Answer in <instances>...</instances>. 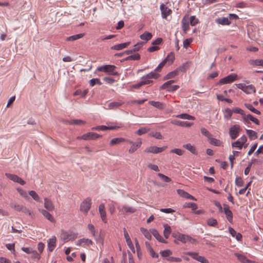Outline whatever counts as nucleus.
I'll return each instance as SVG.
<instances>
[{
    "mask_svg": "<svg viewBox=\"0 0 263 263\" xmlns=\"http://www.w3.org/2000/svg\"><path fill=\"white\" fill-rule=\"evenodd\" d=\"M116 66L112 65H104L97 67V70L99 71H103L108 74L117 76L118 74L116 71Z\"/></svg>",
    "mask_w": 263,
    "mask_h": 263,
    "instance_id": "obj_1",
    "label": "nucleus"
},
{
    "mask_svg": "<svg viewBox=\"0 0 263 263\" xmlns=\"http://www.w3.org/2000/svg\"><path fill=\"white\" fill-rule=\"evenodd\" d=\"M122 127H123V124L115 123L108 126L101 125L93 127L91 129L96 130H115L122 128Z\"/></svg>",
    "mask_w": 263,
    "mask_h": 263,
    "instance_id": "obj_2",
    "label": "nucleus"
},
{
    "mask_svg": "<svg viewBox=\"0 0 263 263\" xmlns=\"http://www.w3.org/2000/svg\"><path fill=\"white\" fill-rule=\"evenodd\" d=\"M91 205V199L88 197L84 199L80 204V210L84 214H87L90 209Z\"/></svg>",
    "mask_w": 263,
    "mask_h": 263,
    "instance_id": "obj_3",
    "label": "nucleus"
},
{
    "mask_svg": "<svg viewBox=\"0 0 263 263\" xmlns=\"http://www.w3.org/2000/svg\"><path fill=\"white\" fill-rule=\"evenodd\" d=\"M77 237V234L71 231H63L61 234V238L65 242L74 240Z\"/></svg>",
    "mask_w": 263,
    "mask_h": 263,
    "instance_id": "obj_4",
    "label": "nucleus"
},
{
    "mask_svg": "<svg viewBox=\"0 0 263 263\" xmlns=\"http://www.w3.org/2000/svg\"><path fill=\"white\" fill-rule=\"evenodd\" d=\"M130 142L131 143H128L132 145L128 149V152L130 154L134 153L141 146L142 144V140L140 138H138L136 142H133L130 140Z\"/></svg>",
    "mask_w": 263,
    "mask_h": 263,
    "instance_id": "obj_5",
    "label": "nucleus"
},
{
    "mask_svg": "<svg viewBox=\"0 0 263 263\" xmlns=\"http://www.w3.org/2000/svg\"><path fill=\"white\" fill-rule=\"evenodd\" d=\"M101 137V136L95 133H87L82 136H78V140H92Z\"/></svg>",
    "mask_w": 263,
    "mask_h": 263,
    "instance_id": "obj_6",
    "label": "nucleus"
},
{
    "mask_svg": "<svg viewBox=\"0 0 263 263\" xmlns=\"http://www.w3.org/2000/svg\"><path fill=\"white\" fill-rule=\"evenodd\" d=\"M118 209L122 214H132L136 211L134 208L127 204L120 205L118 207Z\"/></svg>",
    "mask_w": 263,
    "mask_h": 263,
    "instance_id": "obj_7",
    "label": "nucleus"
},
{
    "mask_svg": "<svg viewBox=\"0 0 263 263\" xmlns=\"http://www.w3.org/2000/svg\"><path fill=\"white\" fill-rule=\"evenodd\" d=\"M238 79V76L236 74L232 73L220 80L219 83L220 84H226L232 83Z\"/></svg>",
    "mask_w": 263,
    "mask_h": 263,
    "instance_id": "obj_8",
    "label": "nucleus"
},
{
    "mask_svg": "<svg viewBox=\"0 0 263 263\" xmlns=\"http://www.w3.org/2000/svg\"><path fill=\"white\" fill-rule=\"evenodd\" d=\"M174 82V80L167 81L161 86V88L162 89H167L168 91L173 92L176 91L179 87L178 85H172V84Z\"/></svg>",
    "mask_w": 263,
    "mask_h": 263,
    "instance_id": "obj_9",
    "label": "nucleus"
},
{
    "mask_svg": "<svg viewBox=\"0 0 263 263\" xmlns=\"http://www.w3.org/2000/svg\"><path fill=\"white\" fill-rule=\"evenodd\" d=\"M240 131V126L238 125H234L230 128L229 134L232 139H235L239 135Z\"/></svg>",
    "mask_w": 263,
    "mask_h": 263,
    "instance_id": "obj_10",
    "label": "nucleus"
},
{
    "mask_svg": "<svg viewBox=\"0 0 263 263\" xmlns=\"http://www.w3.org/2000/svg\"><path fill=\"white\" fill-rule=\"evenodd\" d=\"M166 148H167V146L159 147H157L156 146H152L147 147L144 150V152L145 153L158 154V153H161V152H163L164 151H165Z\"/></svg>",
    "mask_w": 263,
    "mask_h": 263,
    "instance_id": "obj_11",
    "label": "nucleus"
},
{
    "mask_svg": "<svg viewBox=\"0 0 263 263\" xmlns=\"http://www.w3.org/2000/svg\"><path fill=\"white\" fill-rule=\"evenodd\" d=\"M186 254L201 263H209L208 260L203 256H199L197 253L188 252Z\"/></svg>",
    "mask_w": 263,
    "mask_h": 263,
    "instance_id": "obj_12",
    "label": "nucleus"
},
{
    "mask_svg": "<svg viewBox=\"0 0 263 263\" xmlns=\"http://www.w3.org/2000/svg\"><path fill=\"white\" fill-rule=\"evenodd\" d=\"M5 176L11 180L21 185H24L25 184V181L16 175L6 173Z\"/></svg>",
    "mask_w": 263,
    "mask_h": 263,
    "instance_id": "obj_13",
    "label": "nucleus"
},
{
    "mask_svg": "<svg viewBox=\"0 0 263 263\" xmlns=\"http://www.w3.org/2000/svg\"><path fill=\"white\" fill-rule=\"evenodd\" d=\"M160 10L161 11L162 16L165 19H167V17L172 13L171 9L163 4L160 5Z\"/></svg>",
    "mask_w": 263,
    "mask_h": 263,
    "instance_id": "obj_14",
    "label": "nucleus"
},
{
    "mask_svg": "<svg viewBox=\"0 0 263 263\" xmlns=\"http://www.w3.org/2000/svg\"><path fill=\"white\" fill-rule=\"evenodd\" d=\"M242 119H243V120L246 123L248 124V123H250V121H252L253 123H254L256 125L259 124V120L257 119L254 118L251 114L246 115L245 114L244 115H243Z\"/></svg>",
    "mask_w": 263,
    "mask_h": 263,
    "instance_id": "obj_15",
    "label": "nucleus"
},
{
    "mask_svg": "<svg viewBox=\"0 0 263 263\" xmlns=\"http://www.w3.org/2000/svg\"><path fill=\"white\" fill-rule=\"evenodd\" d=\"M99 212L100 215L102 220L104 223L107 222V219L106 217V212L105 211V208L104 204L101 203L99 206Z\"/></svg>",
    "mask_w": 263,
    "mask_h": 263,
    "instance_id": "obj_16",
    "label": "nucleus"
},
{
    "mask_svg": "<svg viewBox=\"0 0 263 263\" xmlns=\"http://www.w3.org/2000/svg\"><path fill=\"white\" fill-rule=\"evenodd\" d=\"M123 142L131 143L130 140L122 137L113 138L110 140V145L111 146L119 144Z\"/></svg>",
    "mask_w": 263,
    "mask_h": 263,
    "instance_id": "obj_17",
    "label": "nucleus"
},
{
    "mask_svg": "<svg viewBox=\"0 0 263 263\" xmlns=\"http://www.w3.org/2000/svg\"><path fill=\"white\" fill-rule=\"evenodd\" d=\"M171 123L176 125L180 126L181 127H190L193 125V123L189 122L187 121H181L179 120H173L171 121Z\"/></svg>",
    "mask_w": 263,
    "mask_h": 263,
    "instance_id": "obj_18",
    "label": "nucleus"
},
{
    "mask_svg": "<svg viewBox=\"0 0 263 263\" xmlns=\"http://www.w3.org/2000/svg\"><path fill=\"white\" fill-rule=\"evenodd\" d=\"M223 212L226 214V218L228 219V220L230 222L232 223L233 221V213L232 211L230 210L228 205H224Z\"/></svg>",
    "mask_w": 263,
    "mask_h": 263,
    "instance_id": "obj_19",
    "label": "nucleus"
},
{
    "mask_svg": "<svg viewBox=\"0 0 263 263\" xmlns=\"http://www.w3.org/2000/svg\"><path fill=\"white\" fill-rule=\"evenodd\" d=\"M180 238V239L179 241H180L183 243H185L187 242H190L191 243H195L197 242L195 239L193 238L191 236L185 234H182Z\"/></svg>",
    "mask_w": 263,
    "mask_h": 263,
    "instance_id": "obj_20",
    "label": "nucleus"
},
{
    "mask_svg": "<svg viewBox=\"0 0 263 263\" xmlns=\"http://www.w3.org/2000/svg\"><path fill=\"white\" fill-rule=\"evenodd\" d=\"M215 22L221 25H229L231 22L228 17H218L215 20Z\"/></svg>",
    "mask_w": 263,
    "mask_h": 263,
    "instance_id": "obj_21",
    "label": "nucleus"
},
{
    "mask_svg": "<svg viewBox=\"0 0 263 263\" xmlns=\"http://www.w3.org/2000/svg\"><path fill=\"white\" fill-rule=\"evenodd\" d=\"M56 237L52 236L48 241V249L49 251L52 252L55 248L56 246Z\"/></svg>",
    "mask_w": 263,
    "mask_h": 263,
    "instance_id": "obj_22",
    "label": "nucleus"
},
{
    "mask_svg": "<svg viewBox=\"0 0 263 263\" xmlns=\"http://www.w3.org/2000/svg\"><path fill=\"white\" fill-rule=\"evenodd\" d=\"M178 194L181 196L186 199H189L193 200H196V198L189 194L188 193L182 190H178L177 191Z\"/></svg>",
    "mask_w": 263,
    "mask_h": 263,
    "instance_id": "obj_23",
    "label": "nucleus"
},
{
    "mask_svg": "<svg viewBox=\"0 0 263 263\" xmlns=\"http://www.w3.org/2000/svg\"><path fill=\"white\" fill-rule=\"evenodd\" d=\"M44 207L49 211H52L54 209V206L52 201L47 198L44 199Z\"/></svg>",
    "mask_w": 263,
    "mask_h": 263,
    "instance_id": "obj_24",
    "label": "nucleus"
},
{
    "mask_svg": "<svg viewBox=\"0 0 263 263\" xmlns=\"http://www.w3.org/2000/svg\"><path fill=\"white\" fill-rule=\"evenodd\" d=\"M175 60V54L174 52H170L166 58L163 61L165 64L168 65L172 64Z\"/></svg>",
    "mask_w": 263,
    "mask_h": 263,
    "instance_id": "obj_25",
    "label": "nucleus"
},
{
    "mask_svg": "<svg viewBox=\"0 0 263 263\" xmlns=\"http://www.w3.org/2000/svg\"><path fill=\"white\" fill-rule=\"evenodd\" d=\"M12 208L17 211H22L24 213H28L29 215H31V213L29 210L22 205L14 204L12 206Z\"/></svg>",
    "mask_w": 263,
    "mask_h": 263,
    "instance_id": "obj_26",
    "label": "nucleus"
},
{
    "mask_svg": "<svg viewBox=\"0 0 263 263\" xmlns=\"http://www.w3.org/2000/svg\"><path fill=\"white\" fill-rule=\"evenodd\" d=\"M130 44V42H126L114 45L111 47V49L116 50H120L126 48Z\"/></svg>",
    "mask_w": 263,
    "mask_h": 263,
    "instance_id": "obj_27",
    "label": "nucleus"
},
{
    "mask_svg": "<svg viewBox=\"0 0 263 263\" xmlns=\"http://www.w3.org/2000/svg\"><path fill=\"white\" fill-rule=\"evenodd\" d=\"M39 210L48 220L52 222L54 221L53 217L48 211L43 209H39Z\"/></svg>",
    "mask_w": 263,
    "mask_h": 263,
    "instance_id": "obj_28",
    "label": "nucleus"
},
{
    "mask_svg": "<svg viewBox=\"0 0 263 263\" xmlns=\"http://www.w3.org/2000/svg\"><path fill=\"white\" fill-rule=\"evenodd\" d=\"M163 227L164 229L163 231L164 236L166 239H167L171 233V228L167 224H164Z\"/></svg>",
    "mask_w": 263,
    "mask_h": 263,
    "instance_id": "obj_29",
    "label": "nucleus"
},
{
    "mask_svg": "<svg viewBox=\"0 0 263 263\" xmlns=\"http://www.w3.org/2000/svg\"><path fill=\"white\" fill-rule=\"evenodd\" d=\"M152 233L157 240L163 243H166L167 242L162 238V237L159 234L156 230H152Z\"/></svg>",
    "mask_w": 263,
    "mask_h": 263,
    "instance_id": "obj_30",
    "label": "nucleus"
},
{
    "mask_svg": "<svg viewBox=\"0 0 263 263\" xmlns=\"http://www.w3.org/2000/svg\"><path fill=\"white\" fill-rule=\"evenodd\" d=\"M149 103L154 107L160 109H162L165 107V105L160 102L151 101Z\"/></svg>",
    "mask_w": 263,
    "mask_h": 263,
    "instance_id": "obj_31",
    "label": "nucleus"
},
{
    "mask_svg": "<svg viewBox=\"0 0 263 263\" xmlns=\"http://www.w3.org/2000/svg\"><path fill=\"white\" fill-rule=\"evenodd\" d=\"M84 35V33H80L78 34H75L70 36H69L66 38V41H76L77 40L80 39L82 37H83Z\"/></svg>",
    "mask_w": 263,
    "mask_h": 263,
    "instance_id": "obj_32",
    "label": "nucleus"
},
{
    "mask_svg": "<svg viewBox=\"0 0 263 263\" xmlns=\"http://www.w3.org/2000/svg\"><path fill=\"white\" fill-rule=\"evenodd\" d=\"M235 255L237 257L238 259L242 263L250 262V260L248 259L247 257L243 255L240 254L238 253H235Z\"/></svg>",
    "mask_w": 263,
    "mask_h": 263,
    "instance_id": "obj_33",
    "label": "nucleus"
},
{
    "mask_svg": "<svg viewBox=\"0 0 263 263\" xmlns=\"http://www.w3.org/2000/svg\"><path fill=\"white\" fill-rule=\"evenodd\" d=\"M141 232L144 235V237L148 240H151L152 238V231L149 232L148 230L141 228Z\"/></svg>",
    "mask_w": 263,
    "mask_h": 263,
    "instance_id": "obj_34",
    "label": "nucleus"
},
{
    "mask_svg": "<svg viewBox=\"0 0 263 263\" xmlns=\"http://www.w3.org/2000/svg\"><path fill=\"white\" fill-rule=\"evenodd\" d=\"M159 77V74L155 71L150 72L146 76L142 77V79H157Z\"/></svg>",
    "mask_w": 263,
    "mask_h": 263,
    "instance_id": "obj_35",
    "label": "nucleus"
},
{
    "mask_svg": "<svg viewBox=\"0 0 263 263\" xmlns=\"http://www.w3.org/2000/svg\"><path fill=\"white\" fill-rule=\"evenodd\" d=\"M140 37L141 40L147 42L152 39V34L151 33L146 31L142 34Z\"/></svg>",
    "mask_w": 263,
    "mask_h": 263,
    "instance_id": "obj_36",
    "label": "nucleus"
},
{
    "mask_svg": "<svg viewBox=\"0 0 263 263\" xmlns=\"http://www.w3.org/2000/svg\"><path fill=\"white\" fill-rule=\"evenodd\" d=\"M92 241L90 239L85 238H83L77 241V245L80 246L83 245L89 246L90 245H92Z\"/></svg>",
    "mask_w": 263,
    "mask_h": 263,
    "instance_id": "obj_37",
    "label": "nucleus"
},
{
    "mask_svg": "<svg viewBox=\"0 0 263 263\" xmlns=\"http://www.w3.org/2000/svg\"><path fill=\"white\" fill-rule=\"evenodd\" d=\"M177 118L189 120H194L195 117L187 114H181L176 116Z\"/></svg>",
    "mask_w": 263,
    "mask_h": 263,
    "instance_id": "obj_38",
    "label": "nucleus"
},
{
    "mask_svg": "<svg viewBox=\"0 0 263 263\" xmlns=\"http://www.w3.org/2000/svg\"><path fill=\"white\" fill-rule=\"evenodd\" d=\"M249 64L254 66H263V60H260V59L251 60L249 61Z\"/></svg>",
    "mask_w": 263,
    "mask_h": 263,
    "instance_id": "obj_39",
    "label": "nucleus"
},
{
    "mask_svg": "<svg viewBox=\"0 0 263 263\" xmlns=\"http://www.w3.org/2000/svg\"><path fill=\"white\" fill-rule=\"evenodd\" d=\"M246 133L248 135L250 140H254L257 138V133L251 129H246Z\"/></svg>",
    "mask_w": 263,
    "mask_h": 263,
    "instance_id": "obj_40",
    "label": "nucleus"
},
{
    "mask_svg": "<svg viewBox=\"0 0 263 263\" xmlns=\"http://www.w3.org/2000/svg\"><path fill=\"white\" fill-rule=\"evenodd\" d=\"M248 94H251L255 92V88L252 85H246L243 91Z\"/></svg>",
    "mask_w": 263,
    "mask_h": 263,
    "instance_id": "obj_41",
    "label": "nucleus"
},
{
    "mask_svg": "<svg viewBox=\"0 0 263 263\" xmlns=\"http://www.w3.org/2000/svg\"><path fill=\"white\" fill-rule=\"evenodd\" d=\"M183 147L189 151L192 154H196L197 153L195 147L190 143L184 144Z\"/></svg>",
    "mask_w": 263,
    "mask_h": 263,
    "instance_id": "obj_42",
    "label": "nucleus"
},
{
    "mask_svg": "<svg viewBox=\"0 0 263 263\" xmlns=\"http://www.w3.org/2000/svg\"><path fill=\"white\" fill-rule=\"evenodd\" d=\"M209 141L211 144L217 146H221L222 143L220 140L211 137L209 139Z\"/></svg>",
    "mask_w": 263,
    "mask_h": 263,
    "instance_id": "obj_43",
    "label": "nucleus"
},
{
    "mask_svg": "<svg viewBox=\"0 0 263 263\" xmlns=\"http://www.w3.org/2000/svg\"><path fill=\"white\" fill-rule=\"evenodd\" d=\"M233 111L229 108H227L225 109L224 111V118L226 119H230L232 115Z\"/></svg>",
    "mask_w": 263,
    "mask_h": 263,
    "instance_id": "obj_44",
    "label": "nucleus"
},
{
    "mask_svg": "<svg viewBox=\"0 0 263 263\" xmlns=\"http://www.w3.org/2000/svg\"><path fill=\"white\" fill-rule=\"evenodd\" d=\"M29 194L36 201H40L41 198L39 195L35 191H30L29 192Z\"/></svg>",
    "mask_w": 263,
    "mask_h": 263,
    "instance_id": "obj_45",
    "label": "nucleus"
},
{
    "mask_svg": "<svg viewBox=\"0 0 263 263\" xmlns=\"http://www.w3.org/2000/svg\"><path fill=\"white\" fill-rule=\"evenodd\" d=\"M207 224L209 226L216 227L218 224V222L216 219L210 218L207 220Z\"/></svg>",
    "mask_w": 263,
    "mask_h": 263,
    "instance_id": "obj_46",
    "label": "nucleus"
},
{
    "mask_svg": "<svg viewBox=\"0 0 263 263\" xmlns=\"http://www.w3.org/2000/svg\"><path fill=\"white\" fill-rule=\"evenodd\" d=\"M245 106L248 109H249L252 112H253L256 114H257V115H260V111L259 110H257L256 109H255L251 104H246Z\"/></svg>",
    "mask_w": 263,
    "mask_h": 263,
    "instance_id": "obj_47",
    "label": "nucleus"
},
{
    "mask_svg": "<svg viewBox=\"0 0 263 263\" xmlns=\"http://www.w3.org/2000/svg\"><path fill=\"white\" fill-rule=\"evenodd\" d=\"M149 136L152 137H154L157 139H162L163 138V137L161 135V134L160 132H151Z\"/></svg>",
    "mask_w": 263,
    "mask_h": 263,
    "instance_id": "obj_48",
    "label": "nucleus"
},
{
    "mask_svg": "<svg viewBox=\"0 0 263 263\" xmlns=\"http://www.w3.org/2000/svg\"><path fill=\"white\" fill-rule=\"evenodd\" d=\"M149 130V129L147 127H142L139 128L136 132V134L139 136H141L147 133Z\"/></svg>",
    "mask_w": 263,
    "mask_h": 263,
    "instance_id": "obj_49",
    "label": "nucleus"
},
{
    "mask_svg": "<svg viewBox=\"0 0 263 263\" xmlns=\"http://www.w3.org/2000/svg\"><path fill=\"white\" fill-rule=\"evenodd\" d=\"M140 59V55L139 53H136L127 57L126 60H139Z\"/></svg>",
    "mask_w": 263,
    "mask_h": 263,
    "instance_id": "obj_50",
    "label": "nucleus"
},
{
    "mask_svg": "<svg viewBox=\"0 0 263 263\" xmlns=\"http://www.w3.org/2000/svg\"><path fill=\"white\" fill-rule=\"evenodd\" d=\"M178 74V71L176 70L172 71L167 74V75L165 77L164 79H170L174 78Z\"/></svg>",
    "mask_w": 263,
    "mask_h": 263,
    "instance_id": "obj_51",
    "label": "nucleus"
},
{
    "mask_svg": "<svg viewBox=\"0 0 263 263\" xmlns=\"http://www.w3.org/2000/svg\"><path fill=\"white\" fill-rule=\"evenodd\" d=\"M160 253L162 257H167L172 254V252L170 250H165L161 251Z\"/></svg>",
    "mask_w": 263,
    "mask_h": 263,
    "instance_id": "obj_52",
    "label": "nucleus"
},
{
    "mask_svg": "<svg viewBox=\"0 0 263 263\" xmlns=\"http://www.w3.org/2000/svg\"><path fill=\"white\" fill-rule=\"evenodd\" d=\"M16 190L20 194V195L22 196L23 197H24L25 199H27L28 198V194L25 190L20 187L17 188Z\"/></svg>",
    "mask_w": 263,
    "mask_h": 263,
    "instance_id": "obj_53",
    "label": "nucleus"
},
{
    "mask_svg": "<svg viewBox=\"0 0 263 263\" xmlns=\"http://www.w3.org/2000/svg\"><path fill=\"white\" fill-rule=\"evenodd\" d=\"M158 176L161 178L162 180L165 182H170L171 181V179L168 177L161 174L158 173Z\"/></svg>",
    "mask_w": 263,
    "mask_h": 263,
    "instance_id": "obj_54",
    "label": "nucleus"
},
{
    "mask_svg": "<svg viewBox=\"0 0 263 263\" xmlns=\"http://www.w3.org/2000/svg\"><path fill=\"white\" fill-rule=\"evenodd\" d=\"M87 229L89 231V232L91 233L92 235L93 236H95L96 231L95 228L94 226L91 223H89L87 225Z\"/></svg>",
    "mask_w": 263,
    "mask_h": 263,
    "instance_id": "obj_55",
    "label": "nucleus"
},
{
    "mask_svg": "<svg viewBox=\"0 0 263 263\" xmlns=\"http://www.w3.org/2000/svg\"><path fill=\"white\" fill-rule=\"evenodd\" d=\"M201 133L202 135L210 139L211 137V134L205 128L202 127L200 129Z\"/></svg>",
    "mask_w": 263,
    "mask_h": 263,
    "instance_id": "obj_56",
    "label": "nucleus"
},
{
    "mask_svg": "<svg viewBox=\"0 0 263 263\" xmlns=\"http://www.w3.org/2000/svg\"><path fill=\"white\" fill-rule=\"evenodd\" d=\"M243 145H242L238 140L232 143V146L233 148H237L239 149H241Z\"/></svg>",
    "mask_w": 263,
    "mask_h": 263,
    "instance_id": "obj_57",
    "label": "nucleus"
},
{
    "mask_svg": "<svg viewBox=\"0 0 263 263\" xmlns=\"http://www.w3.org/2000/svg\"><path fill=\"white\" fill-rule=\"evenodd\" d=\"M170 152L171 153H175L179 156H182L184 153V151L180 148L172 149L171 150Z\"/></svg>",
    "mask_w": 263,
    "mask_h": 263,
    "instance_id": "obj_58",
    "label": "nucleus"
},
{
    "mask_svg": "<svg viewBox=\"0 0 263 263\" xmlns=\"http://www.w3.org/2000/svg\"><path fill=\"white\" fill-rule=\"evenodd\" d=\"M96 84H97L99 85L102 84V83L100 82L99 79H92L89 81V84L91 86H93Z\"/></svg>",
    "mask_w": 263,
    "mask_h": 263,
    "instance_id": "obj_59",
    "label": "nucleus"
},
{
    "mask_svg": "<svg viewBox=\"0 0 263 263\" xmlns=\"http://www.w3.org/2000/svg\"><path fill=\"white\" fill-rule=\"evenodd\" d=\"M184 207L192 208V210H194L197 208V205L195 203L189 202L184 204Z\"/></svg>",
    "mask_w": 263,
    "mask_h": 263,
    "instance_id": "obj_60",
    "label": "nucleus"
},
{
    "mask_svg": "<svg viewBox=\"0 0 263 263\" xmlns=\"http://www.w3.org/2000/svg\"><path fill=\"white\" fill-rule=\"evenodd\" d=\"M190 24L192 26H195L199 22L198 19L196 18L195 16H191L190 19Z\"/></svg>",
    "mask_w": 263,
    "mask_h": 263,
    "instance_id": "obj_61",
    "label": "nucleus"
},
{
    "mask_svg": "<svg viewBox=\"0 0 263 263\" xmlns=\"http://www.w3.org/2000/svg\"><path fill=\"white\" fill-rule=\"evenodd\" d=\"M182 23V29L183 31L185 32L189 29V23L186 20H184V19H183Z\"/></svg>",
    "mask_w": 263,
    "mask_h": 263,
    "instance_id": "obj_62",
    "label": "nucleus"
},
{
    "mask_svg": "<svg viewBox=\"0 0 263 263\" xmlns=\"http://www.w3.org/2000/svg\"><path fill=\"white\" fill-rule=\"evenodd\" d=\"M126 242L127 245L128 246L129 248L130 249V250L132 251H133V252H135V248H134V245L131 239L130 238L129 239L126 240Z\"/></svg>",
    "mask_w": 263,
    "mask_h": 263,
    "instance_id": "obj_63",
    "label": "nucleus"
},
{
    "mask_svg": "<svg viewBox=\"0 0 263 263\" xmlns=\"http://www.w3.org/2000/svg\"><path fill=\"white\" fill-rule=\"evenodd\" d=\"M121 105V103H120L114 102L110 103L109 104L108 107L110 109H114V108H115L116 107L120 106Z\"/></svg>",
    "mask_w": 263,
    "mask_h": 263,
    "instance_id": "obj_64",
    "label": "nucleus"
}]
</instances>
